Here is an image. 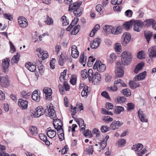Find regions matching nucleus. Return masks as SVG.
I'll return each instance as SVG.
<instances>
[{
	"mask_svg": "<svg viewBox=\"0 0 156 156\" xmlns=\"http://www.w3.org/2000/svg\"><path fill=\"white\" fill-rule=\"evenodd\" d=\"M36 117H39L44 113H45L46 116L50 117L51 119L54 118L56 116L55 110L50 106L48 108V106H47L46 108L41 106H38L36 108Z\"/></svg>",
	"mask_w": 156,
	"mask_h": 156,
	"instance_id": "nucleus-1",
	"label": "nucleus"
},
{
	"mask_svg": "<svg viewBox=\"0 0 156 156\" xmlns=\"http://www.w3.org/2000/svg\"><path fill=\"white\" fill-rule=\"evenodd\" d=\"M81 4V2H75L69 5L68 11H72L76 9L73 11L74 15L77 17L80 16L82 14L83 10V8L80 6Z\"/></svg>",
	"mask_w": 156,
	"mask_h": 156,
	"instance_id": "nucleus-2",
	"label": "nucleus"
},
{
	"mask_svg": "<svg viewBox=\"0 0 156 156\" xmlns=\"http://www.w3.org/2000/svg\"><path fill=\"white\" fill-rule=\"evenodd\" d=\"M122 63L124 66H127L131 62L132 59V55L130 53L125 51L121 55Z\"/></svg>",
	"mask_w": 156,
	"mask_h": 156,
	"instance_id": "nucleus-3",
	"label": "nucleus"
},
{
	"mask_svg": "<svg viewBox=\"0 0 156 156\" xmlns=\"http://www.w3.org/2000/svg\"><path fill=\"white\" fill-rule=\"evenodd\" d=\"M131 39L130 34L127 32H124L122 36L121 44L124 46H126L129 42Z\"/></svg>",
	"mask_w": 156,
	"mask_h": 156,
	"instance_id": "nucleus-4",
	"label": "nucleus"
},
{
	"mask_svg": "<svg viewBox=\"0 0 156 156\" xmlns=\"http://www.w3.org/2000/svg\"><path fill=\"white\" fill-rule=\"evenodd\" d=\"M143 24L144 26L147 27L151 26L154 29L156 30V23L155 20L153 19H147L143 22Z\"/></svg>",
	"mask_w": 156,
	"mask_h": 156,
	"instance_id": "nucleus-5",
	"label": "nucleus"
},
{
	"mask_svg": "<svg viewBox=\"0 0 156 156\" xmlns=\"http://www.w3.org/2000/svg\"><path fill=\"white\" fill-rule=\"evenodd\" d=\"M133 25L134 26L133 30L135 31L140 32L144 27L143 22L140 20H133Z\"/></svg>",
	"mask_w": 156,
	"mask_h": 156,
	"instance_id": "nucleus-6",
	"label": "nucleus"
},
{
	"mask_svg": "<svg viewBox=\"0 0 156 156\" xmlns=\"http://www.w3.org/2000/svg\"><path fill=\"white\" fill-rule=\"evenodd\" d=\"M9 62L10 60L8 58H6L2 60V70L5 74L7 73L8 72Z\"/></svg>",
	"mask_w": 156,
	"mask_h": 156,
	"instance_id": "nucleus-7",
	"label": "nucleus"
},
{
	"mask_svg": "<svg viewBox=\"0 0 156 156\" xmlns=\"http://www.w3.org/2000/svg\"><path fill=\"white\" fill-rule=\"evenodd\" d=\"M18 24L20 27L25 28L28 25V22L27 19L24 17L20 16L17 19Z\"/></svg>",
	"mask_w": 156,
	"mask_h": 156,
	"instance_id": "nucleus-8",
	"label": "nucleus"
},
{
	"mask_svg": "<svg viewBox=\"0 0 156 156\" xmlns=\"http://www.w3.org/2000/svg\"><path fill=\"white\" fill-rule=\"evenodd\" d=\"M28 103V101L27 100L20 98L18 100V104L21 109L25 110L27 108Z\"/></svg>",
	"mask_w": 156,
	"mask_h": 156,
	"instance_id": "nucleus-9",
	"label": "nucleus"
},
{
	"mask_svg": "<svg viewBox=\"0 0 156 156\" xmlns=\"http://www.w3.org/2000/svg\"><path fill=\"white\" fill-rule=\"evenodd\" d=\"M10 81L9 77L6 75L5 76H2L1 79L0 80L1 85L4 87H7L10 85Z\"/></svg>",
	"mask_w": 156,
	"mask_h": 156,
	"instance_id": "nucleus-10",
	"label": "nucleus"
},
{
	"mask_svg": "<svg viewBox=\"0 0 156 156\" xmlns=\"http://www.w3.org/2000/svg\"><path fill=\"white\" fill-rule=\"evenodd\" d=\"M38 64L37 60H36V63L34 64L30 62H27L25 63V66L27 69L31 72H34L36 69V66H38L37 64Z\"/></svg>",
	"mask_w": 156,
	"mask_h": 156,
	"instance_id": "nucleus-11",
	"label": "nucleus"
},
{
	"mask_svg": "<svg viewBox=\"0 0 156 156\" xmlns=\"http://www.w3.org/2000/svg\"><path fill=\"white\" fill-rule=\"evenodd\" d=\"M43 91L45 94V99L48 101L51 99L52 90L50 88H48L47 89H44Z\"/></svg>",
	"mask_w": 156,
	"mask_h": 156,
	"instance_id": "nucleus-12",
	"label": "nucleus"
},
{
	"mask_svg": "<svg viewBox=\"0 0 156 156\" xmlns=\"http://www.w3.org/2000/svg\"><path fill=\"white\" fill-rule=\"evenodd\" d=\"M147 71H145L136 75L133 78V81H137L144 79L147 75Z\"/></svg>",
	"mask_w": 156,
	"mask_h": 156,
	"instance_id": "nucleus-13",
	"label": "nucleus"
},
{
	"mask_svg": "<svg viewBox=\"0 0 156 156\" xmlns=\"http://www.w3.org/2000/svg\"><path fill=\"white\" fill-rule=\"evenodd\" d=\"M122 123L120 122L119 121H114L111 124L110 128L113 130L118 129L119 126L122 125Z\"/></svg>",
	"mask_w": 156,
	"mask_h": 156,
	"instance_id": "nucleus-14",
	"label": "nucleus"
},
{
	"mask_svg": "<svg viewBox=\"0 0 156 156\" xmlns=\"http://www.w3.org/2000/svg\"><path fill=\"white\" fill-rule=\"evenodd\" d=\"M40 93H39L37 90H35L32 94L31 95L32 99L37 102H39L40 100Z\"/></svg>",
	"mask_w": 156,
	"mask_h": 156,
	"instance_id": "nucleus-15",
	"label": "nucleus"
},
{
	"mask_svg": "<svg viewBox=\"0 0 156 156\" xmlns=\"http://www.w3.org/2000/svg\"><path fill=\"white\" fill-rule=\"evenodd\" d=\"M122 66H117L115 70V74L116 77H121L124 74V72Z\"/></svg>",
	"mask_w": 156,
	"mask_h": 156,
	"instance_id": "nucleus-16",
	"label": "nucleus"
},
{
	"mask_svg": "<svg viewBox=\"0 0 156 156\" xmlns=\"http://www.w3.org/2000/svg\"><path fill=\"white\" fill-rule=\"evenodd\" d=\"M138 114L141 122H148L147 119L146 117L145 114L144 113L143 111L141 110L140 109H139L138 111Z\"/></svg>",
	"mask_w": 156,
	"mask_h": 156,
	"instance_id": "nucleus-17",
	"label": "nucleus"
},
{
	"mask_svg": "<svg viewBox=\"0 0 156 156\" xmlns=\"http://www.w3.org/2000/svg\"><path fill=\"white\" fill-rule=\"evenodd\" d=\"M46 131L47 132V135L50 138H53L56 135V131L55 130L51 129V127L47 128Z\"/></svg>",
	"mask_w": 156,
	"mask_h": 156,
	"instance_id": "nucleus-18",
	"label": "nucleus"
},
{
	"mask_svg": "<svg viewBox=\"0 0 156 156\" xmlns=\"http://www.w3.org/2000/svg\"><path fill=\"white\" fill-rule=\"evenodd\" d=\"M101 41L100 39L99 38H96L94 39L93 42L91 43L90 44V47L91 48L94 49H96L99 46L100 44V42Z\"/></svg>",
	"mask_w": 156,
	"mask_h": 156,
	"instance_id": "nucleus-19",
	"label": "nucleus"
},
{
	"mask_svg": "<svg viewBox=\"0 0 156 156\" xmlns=\"http://www.w3.org/2000/svg\"><path fill=\"white\" fill-rule=\"evenodd\" d=\"M153 35V32L150 31L148 30L144 32V36L148 43H149Z\"/></svg>",
	"mask_w": 156,
	"mask_h": 156,
	"instance_id": "nucleus-20",
	"label": "nucleus"
},
{
	"mask_svg": "<svg viewBox=\"0 0 156 156\" xmlns=\"http://www.w3.org/2000/svg\"><path fill=\"white\" fill-rule=\"evenodd\" d=\"M40 139L44 141L47 145H49L50 144V141L48 140L47 136L44 133H40L39 135Z\"/></svg>",
	"mask_w": 156,
	"mask_h": 156,
	"instance_id": "nucleus-21",
	"label": "nucleus"
},
{
	"mask_svg": "<svg viewBox=\"0 0 156 156\" xmlns=\"http://www.w3.org/2000/svg\"><path fill=\"white\" fill-rule=\"evenodd\" d=\"M133 20H132L129 21L125 22L122 25V27L123 28H126L127 30H129L130 27L133 25Z\"/></svg>",
	"mask_w": 156,
	"mask_h": 156,
	"instance_id": "nucleus-22",
	"label": "nucleus"
},
{
	"mask_svg": "<svg viewBox=\"0 0 156 156\" xmlns=\"http://www.w3.org/2000/svg\"><path fill=\"white\" fill-rule=\"evenodd\" d=\"M111 33L113 34L117 35L121 33L122 32V29L120 27H117L115 29L112 27V29L111 30Z\"/></svg>",
	"mask_w": 156,
	"mask_h": 156,
	"instance_id": "nucleus-23",
	"label": "nucleus"
},
{
	"mask_svg": "<svg viewBox=\"0 0 156 156\" xmlns=\"http://www.w3.org/2000/svg\"><path fill=\"white\" fill-rule=\"evenodd\" d=\"M20 54L19 52H17L16 55H14L11 60L12 64L17 63L20 60Z\"/></svg>",
	"mask_w": 156,
	"mask_h": 156,
	"instance_id": "nucleus-24",
	"label": "nucleus"
},
{
	"mask_svg": "<svg viewBox=\"0 0 156 156\" xmlns=\"http://www.w3.org/2000/svg\"><path fill=\"white\" fill-rule=\"evenodd\" d=\"M148 54L151 58L156 57V51L153 46L148 49Z\"/></svg>",
	"mask_w": 156,
	"mask_h": 156,
	"instance_id": "nucleus-25",
	"label": "nucleus"
},
{
	"mask_svg": "<svg viewBox=\"0 0 156 156\" xmlns=\"http://www.w3.org/2000/svg\"><path fill=\"white\" fill-rule=\"evenodd\" d=\"M144 65V63L143 62L138 63L134 69V71L135 73L136 74L138 73L139 71L142 69Z\"/></svg>",
	"mask_w": 156,
	"mask_h": 156,
	"instance_id": "nucleus-26",
	"label": "nucleus"
},
{
	"mask_svg": "<svg viewBox=\"0 0 156 156\" xmlns=\"http://www.w3.org/2000/svg\"><path fill=\"white\" fill-rule=\"evenodd\" d=\"M124 110V107L121 106H115V108L114 109V113L116 114H119L121 112H123Z\"/></svg>",
	"mask_w": 156,
	"mask_h": 156,
	"instance_id": "nucleus-27",
	"label": "nucleus"
},
{
	"mask_svg": "<svg viewBox=\"0 0 156 156\" xmlns=\"http://www.w3.org/2000/svg\"><path fill=\"white\" fill-rule=\"evenodd\" d=\"M136 81H130L129 84L130 87L132 89H135L140 86V84L139 83H135Z\"/></svg>",
	"mask_w": 156,
	"mask_h": 156,
	"instance_id": "nucleus-28",
	"label": "nucleus"
},
{
	"mask_svg": "<svg viewBox=\"0 0 156 156\" xmlns=\"http://www.w3.org/2000/svg\"><path fill=\"white\" fill-rule=\"evenodd\" d=\"M121 93L126 97L130 96L131 93L130 90L128 88L123 89L121 91Z\"/></svg>",
	"mask_w": 156,
	"mask_h": 156,
	"instance_id": "nucleus-29",
	"label": "nucleus"
},
{
	"mask_svg": "<svg viewBox=\"0 0 156 156\" xmlns=\"http://www.w3.org/2000/svg\"><path fill=\"white\" fill-rule=\"evenodd\" d=\"M21 94L23 98L27 99L30 96L31 93L30 92L27 93L26 91L23 90L21 92Z\"/></svg>",
	"mask_w": 156,
	"mask_h": 156,
	"instance_id": "nucleus-30",
	"label": "nucleus"
},
{
	"mask_svg": "<svg viewBox=\"0 0 156 156\" xmlns=\"http://www.w3.org/2000/svg\"><path fill=\"white\" fill-rule=\"evenodd\" d=\"M85 54L84 52H83L81 53L80 55V57L79 62L81 64H83L85 62V63H86L87 62V57L85 56Z\"/></svg>",
	"mask_w": 156,
	"mask_h": 156,
	"instance_id": "nucleus-31",
	"label": "nucleus"
},
{
	"mask_svg": "<svg viewBox=\"0 0 156 156\" xmlns=\"http://www.w3.org/2000/svg\"><path fill=\"white\" fill-rule=\"evenodd\" d=\"M106 68V66L105 64L100 62L98 65V71L100 72H103L105 70Z\"/></svg>",
	"mask_w": 156,
	"mask_h": 156,
	"instance_id": "nucleus-32",
	"label": "nucleus"
},
{
	"mask_svg": "<svg viewBox=\"0 0 156 156\" xmlns=\"http://www.w3.org/2000/svg\"><path fill=\"white\" fill-rule=\"evenodd\" d=\"M53 122H55L57 125L60 127V129H62L63 124L62 121L60 119H53Z\"/></svg>",
	"mask_w": 156,
	"mask_h": 156,
	"instance_id": "nucleus-33",
	"label": "nucleus"
},
{
	"mask_svg": "<svg viewBox=\"0 0 156 156\" xmlns=\"http://www.w3.org/2000/svg\"><path fill=\"white\" fill-rule=\"evenodd\" d=\"M38 63L39 62L40 64V66L38 67V69L41 75H43L44 73V71L45 69L44 67L43 66L42 64V61H40L39 60H37Z\"/></svg>",
	"mask_w": 156,
	"mask_h": 156,
	"instance_id": "nucleus-34",
	"label": "nucleus"
},
{
	"mask_svg": "<svg viewBox=\"0 0 156 156\" xmlns=\"http://www.w3.org/2000/svg\"><path fill=\"white\" fill-rule=\"evenodd\" d=\"M112 26L109 25H105L103 26V29L105 32H107L108 34H111V31L112 29Z\"/></svg>",
	"mask_w": 156,
	"mask_h": 156,
	"instance_id": "nucleus-35",
	"label": "nucleus"
},
{
	"mask_svg": "<svg viewBox=\"0 0 156 156\" xmlns=\"http://www.w3.org/2000/svg\"><path fill=\"white\" fill-rule=\"evenodd\" d=\"M79 27H80V26L79 25H76L71 31V35H76L77 34L79 31Z\"/></svg>",
	"mask_w": 156,
	"mask_h": 156,
	"instance_id": "nucleus-36",
	"label": "nucleus"
},
{
	"mask_svg": "<svg viewBox=\"0 0 156 156\" xmlns=\"http://www.w3.org/2000/svg\"><path fill=\"white\" fill-rule=\"evenodd\" d=\"M37 128L34 126H32L30 128V133L32 135H35V134L37 133Z\"/></svg>",
	"mask_w": 156,
	"mask_h": 156,
	"instance_id": "nucleus-37",
	"label": "nucleus"
},
{
	"mask_svg": "<svg viewBox=\"0 0 156 156\" xmlns=\"http://www.w3.org/2000/svg\"><path fill=\"white\" fill-rule=\"evenodd\" d=\"M81 73L82 77L84 79H86L88 77V73L86 69H84L82 70Z\"/></svg>",
	"mask_w": 156,
	"mask_h": 156,
	"instance_id": "nucleus-38",
	"label": "nucleus"
},
{
	"mask_svg": "<svg viewBox=\"0 0 156 156\" xmlns=\"http://www.w3.org/2000/svg\"><path fill=\"white\" fill-rule=\"evenodd\" d=\"M103 8V6L100 4L96 6V10L100 14H102L103 12V10H102Z\"/></svg>",
	"mask_w": 156,
	"mask_h": 156,
	"instance_id": "nucleus-39",
	"label": "nucleus"
},
{
	"mask_svg": "<svg viewBox=\"0 0 156 156\" xmlns=\"http://www.w3.org/2000/svg\"><path fill=\"white\" fill-rule=\"evenodd\" d=\"M127 111H131L133 110L135 108V105L132 103H128L127 104Z\"/></svg>",
	"mask_w": 156,
	"mask_h": 156,
	"instance_id": "nucleus-40",
	"label": "nucleus"
},
{
	"mask_svg": "<svg viewBox=\"0 0 156 156\" xmlns=\"http://www.w3.org/2000/svg\"><path fill=\"white\" fill-rule=\"evenodd\" d=\"M57 134L60 141H62L64 139V131L62 129H61V131H60V132L59 133L58 132L57 133Z\"/></svg>",
	"mask_w": 156,
	"mask_h": 156,
	"instance_id": "nucleus-41",
	"label": "nucleus"
},
{
	"mask_svg": "<svg viewBox=\"0 0 156 156\" xmlns=\"http://www.w3.org/2000/svg\"><path fill=\"white\" fill-rule=\"evenodd\" d=\"M79 53L78 50H76V51H75L72 50L71 51V55L73 58H75L78 57L79 55Z\"/></svg>",
	"mask_w": 156,
	"mask_h": 156,
	"instance_id": "nucleus-42",
	"label": "nucleus"
},
{
	"mask_svg": "<svg viewBox=\"0 0 156 156\" xmlns=\"http://www.w3.org/2000/svg\"><path fill=\"white\" fill-rule=\"evenodd\" d=\"M103 117L104 118L102 119V120L105 122H109L113 120V119L109 116H104Z\"/></svg>",
	"mask_w": 156,
	"mask_h": 156,
	"instance_id": "nucleus-43",
	"label": "nucleus"
},
{
	"mask_svg": "<svg viewBox=\"0 0 156 156\" xmlns=\"http://www.w3.org/2000/svg\"><path fill=\"white\" fill-rule=\"evenodd\" d=\"M4 17L6 19L8 20L9 21H12L13 20L12 16L9 13H4L3 14Z\"/></svg>",
	"mask_w": 156,
	"mask_h": 156,
	"instance_id": "nucleus-44",
	"label": "nucleus"
},
{
	"mask_svg": "<svg viewBox=\"0 0 156 156\" xmlns=\"http://www.w3.org/2000/svg\"><path fill=\"white\" fill-rule=\"evenodd\" d=\"M107 90L109 91H115L118 90L117 86L114 85L113 86H111V87H107Z\"/></svg>",
	"mask_w": 156,
	"mask_h": 156,
	"instance_id": "nucleus-45",
	"label": "nucleus"
},
{
	"mask_svg": "<svg viewBox=\"0 0 156 156\" xmlns=\"http://www.w3.org/2000/svg\"><path fill=\"white\" fill-rule=\"evenodd\" d=\"M110 127L109 128L107 126H103L101 128V130L102 133H106L110 130Z\"/></svg>",
	"mask_w": 156,
	"mask_h": 156,
	"instance_id": "nucleus-46",
	"label": "nucleus"
},
{
	"mask_svg": "<svg viewBox=\"0 0 156 156\" xmlns=\"http://www.w3.org/2000/svg\"><path fill=\"white\" fill-rule=\"evenodd\" d=\"M116 58V56L115 53H112L110 55L108 60L110 62H113Z\"/></svg>",
	"mask_w": 156,
	"mask_h": 156,
	"instance_id": "nucleus-47",
	"label": "nucleus"
},
{
	"mask_svg": "<svg viewBox=\"0 0 156 156\" xmlns=\"http://www.w3.org/2000/svg\"><path fill=\"white\" fill-rule=\"evenodd\" d=\"M126 100V98L123 96L118 97L116 99L117 102L122 103L124 102Z\"/></svg>",
	"mask_w": 156,
	"mask_h": 156,
	"instance_id": "nucleus-48",
	"label": "nucleus"
},
{
	"mask_svg": "<svg viewBox=\"0 0 156 156\" xmlns=\"http://www.w3.org/2000/svg\"><path fill=\"white\" fill-rule=\"evenodd\" d=\"M47 18L46 21H45L46 23L48 25H52L53 24V20L51 18L49 17L48 15H47Z\"/></svg>",
	"mask_w": 156,
	"mask_h": 156,
	"instance_id": "nucleus-49",
	"label": "nucleus"
},
{
	"mask_svg": "<svg viewBox=\"0 0 156 156\" xmlns=\"http://www.w3.org/2000/svg\"><path fill=\"white\" fill-rule=\"evenodd\" d=\"M119 145L122 147L126 143V140L123 139H121L119 140L118 141Z\"/></svg>",
	"mask_w": 156,
	"mask_h": 156,
	"instance_id": "nucleus-50",
	"label": "nucleus"
},
{
	"mask_svg": "<svg viewBox=\"0 0 156 156\" xmlns=\"http://www.w3.org/2000/svg\"><path fill=\"white\" fill-rule=\"evenodd\" d=\"M76 121L80 127H81L84 125V121L81 118L77 119Z\"/></svg>",
	"mask_w": 156,
	"mask_h": 156,
	"instance_id": "nucleus-51",
	"label": "nucleus"
},
{
	"mask_svg": "<svg viewBox=\"0 0 156 156\" xmlns=\"http://www.w3.org/2000/svg\"><path fill=\"white\" fill-rule=\"evenodd\" d=\"M100 26L99 24H96L93 28L92 30V32H93V34L92 36H94L96 31L100 28Z\"/></svg>",
	"mask_w": 156,
	"mask_h": 156,
	"instance_id": "nucleus-52",
	"label": "nucleus"
},
{
	"mask_svg": "<svg viewBox=\"0 0 156 156\" xmlns=\"http://www.w3.org/2000/svg\"><path fill=\"white\" fill-rule=\"evenodd\" d=\"M9 43L10 47V52L11 53H13L16 51L14 45L13 44L11 41H10L9 42Z\"/></svg>",
	"mask_w": 156,
	"mask_h": 156,
	"instance_id": "nucleus-53",
	"label": "nucleus"
},
{
	"mask_svg": "<svg viewBox=\"0 0 156 156\" xmlns=\"http://www.w3.org/2000/svg\"><path fill=\"white\" fill-rule=\"evenodd\" d=\"M133 14V11L130 9H128L125 12V15L128 17H131Z\"/></svg>",
	"mask_w": 156,
	"mask_h": 156,
	"instance_id": "nucleus-54",
	"label": "nucleus"
},
{
	"mask_svg": "<svg viewBox=\"0 0 156 156\" xmlns=\"http://www.w3.org/2000/svg\"><path fill=\"white\" fill-rule=\"evenodd\" d=\"M101 111L103 112L102 114L104 115H112L113 114L112 112H108L106 109L104 108H101Z\"/></svg>",
	"mask_w": 156,
	"mask_h": 156,
	"instance_id": "nucleus-55",
	"label": "nucleus"
},
{
	"mask_svg": "<svg viewBox=\"0 0 156 156\" xmlns=\"http://www.w3.org/2000/svg\"><path fill=\"white\" fill-rule=\"evenodd\" d=\"M77 78L76 76H73L71 77L70 80V83L72 85H74L76 83Z\"/></svg>",
	"mask_w": 156,
	"mask_h": 156,
	"instance_id": "nucleus-56",
	"label": "nucleus"
},
{
	"mask_svg": "<svg viewBox=\"0 0 156 156\" xmlns=\"http://www.w3.org/2000/svg\"><path fill=\"white\" fill-rule=\"evenodd\" d=\"M66 58H63L59 57L58 61L59 65L61 66H62L65 62H66Z\"/></svg>",
	"mask_w": 156,
	"mask_h": 156,
	"instance_id": "nucleus-57",
	"label": "nucleus"
},
{
	"mask_svg": "<svg viewBox=\"0 0 156 156\" xmlns=\"http://www.w3.org/2000/svg\"><path fill=\"white\" fill-rule=\"evenodd\" d=\"M92 83L94 84H98L99 82L101 81V80H98V79H97V78H96V77H94L92 76Z\"/></svg>",
	"mask_w": 156,
	"mask_h": 156,
	"instance_id": "nucleus-58",
	"label": "nucleus"
},
{
	"mask_svg": "<svg viewBox=\"0 0 156 156\" xmlns=\"http://www.w3.org/2000/svg\"><path fill=\"white\" fill-rule=\"evenodd\" d=\"M101 94V96L104 97L108 99H110V97L109 96L108 93L106 91H105L102 92Z\"/></svg>",
	"mask_w": 156,
	"mask_h": 156,
	"instance_id": "nucleus-59",
	"label": "nucleus"
},
{
	"mask_svg": "<svg viewBox=\"0 0 156 156\" xmlns=\"http://www.w3.org/2000/svg\"><path fill=\"white\" fill-rule=\"evenodd\" d=\"M121 46L120 43H116L115 45V47L114 49L115 51L117 52L120 51V50H121Z\"/></svg>",
	"mask_w": 156,
	"mask_h": 156,
	"instance_id": "nucleus-60",
	"label": "nucleus"
},
{
	"mask_svg": "<svg viewBox=\"0 0 156 156\" xmlns=\"http://www.w3.org/2000/svg\"><path fill=\"white\" fill-rule=\"evenodd\" d=\"M113 105L111 103L106 102V108L108 110L112 109L113 108Z\"/></svg>",
	"mask_w": 156,
	"mask_h": 156,
	"instance_id": "nucleus-61",
	"label": "nucleus"
},
{
	"mask_svg": "<svg viewBox=\"0 0 156 156\" xmlns=\"http://www.w3.org/2000/svg\"><path fill=\"white\" fill-rule=\"evenodd\" d=\"M64 87L66 91H68L70 89V86L67 83V82L64 81L63 84Z\"/></svg>",
	"mask_w": 156,
	"mask_h": 156,
	"instance_id": "nucleus-62",
	"label": "nucleus"
},
{
	"mask_svg": "<svg viewBox=\"0 0 156 156\" xmlns=\"http://www.w3.org/2000/svg\"><path fill=\"white\" fill-rule=\"evenodd\" d=\"M143 51H140L138 52L137 57L139 59H142L144 58V57H143Z\"/></svg>",
	"mask_w": 156,
	"mask_h": 156,
	"instance_id": "nucleus-63",
	"label": "nucleus"
},
{
	"mask_svg": "<svg viewBox=\"0 0 156 156\" xmlns=\"http://www.w3.org/2000/svg\"><path fill=\"white\" fill-rule=\"evenodd\" d=\"M30 113L31 114H30L31 115L33 116L34 117H36V115H37V112L36 109H31L30 111Z\"/></svg>",
	"mask_w": 156,
	"mask_h": 156,
	"instance_id": "nucleus-64",
	"label": "nucleus"
}]
</instances>
